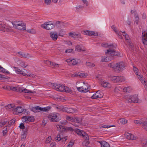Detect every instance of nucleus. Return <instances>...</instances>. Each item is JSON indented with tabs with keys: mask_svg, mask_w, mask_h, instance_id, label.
<instances>
[{
	"mask_svg": "<svg viewBox=\"0 0 147 147\" xmlns=\"http://www.w3.org/2000/svg\"><path fill=\"white\" fill-rule=\"evenodd\" d=\"M109 67L112 68L115 71H122L125 68V66L123 62H120L117 63L112 62L108 64Z\"/></svg>",
	"mask_w": 147,
	"mask_h": 147,
	"instance_id": "obj_1",
	"label": "nucleus"
},
{
	"mask_svg": "<svg viewBox=\"0 0 147 147\" xmlns=\"http://www.w3.org/2000/svg\"><path fill=\"white\" fill-rule=\"evenodd\" d=\"M14 28L20 30H26V25L22 21H18L12 24Z\"/></svg>",
	"mask_w": 147,
	"mask_h": 147,
	"instance_id": "obj_2",
	"label": "nucleus"
},
{
	"mask_svg": "<svg viewBox=\"0 0 147 147\" xmlns=\"http://www.w3.org/2000/svg\"><path fill=\"white\" fill-rule=\"evenodd\" d=\"M50 86L52 87L53 89H55L56 90L64 92L65 90L64 86L61 85L60 84L58 85L56 84H52L50 83L49 84Z\"/></svg>",
	"mask_w": 147,
	"mask_h": 147,
	"instance_id": "obj_3",
	"label": "nucleus"
},
{
	"mask_svg": "<svg viewBox=\"0 0 147 147\" xmlns=\"http://www.w3.org/2000/svg\"><path fill=\"white\" fill-rule=\"evenodd\" d=\"M41 26L47 30H50L55 27L54 24L51 22H45L44 24L41 25Z\"/></svg>",
	"mask_w": 147,
	"mask_h": 147,
	"instance_id": "obj_4",
	"label": "nucleus"
},
{
	"mask_svg": "<svg viewBox=\"0 0 147 147\" xmlns=\"http://www.w3.org/2000/svg\"><path fill=\"white\" fill-rule=\"evenodd\" d=\"M57 130L60 132L62 133L63 131H72L73 129L71 127H64L63 126L60 125H57Z\"/></svg>",
	"mask_w": 147,
	"mask_h": 147,
	"instance_id": "obj_5",
	"label": "nucleus"
},
{
	"mask_svg": "<svg viewBox=\"0 0 147 147\" xmlns=\"http://www.w3.org/2000/svg\"><path fill=\"white\" fill-rule=\"evenodd\" d=\"M13 111V113L15 115H18L23 112L25 113L26 112V110L23 109L21 107H18L14 109Z\"/></svg>",
	"mask_w": 147,
	"mask_h": 147,
	"instance_id": "obj_6",
	"label": "nucleus"
},
{
	"mask_svg": "<svg viewBox=\"0 0 147 147\" xmlns=\"http://www.w3.org/2000/svg\"><path fill=\"white\" fill-rule=\"evenodd\" d=\"M48 119L51 121L53 122L58 121L59 119L57 117V115L55 114H51L48 116Z\"/></svg>",
	"mask_w": 147,
	"mask_h": 147,
	"instance_id": "obj_7",
	"label": "nucleus"
},
{
	"mask_svg": "<svg viewBox=\"0 0 147 147\" xmlns=\"http://www.w3.org/2000/svg\"><path fill=\"white\" fill-rule=\"evenodd\" d=\"M22 119V121L23 122L28 123L29 122H33L34 120V117L33 116H27L23 117Z\"/></svg>",
	"mask_w": 147,
	"mask_h": 147,
	"instance_id": "obj_8",
	"label": "nucleus"
},
{
	"mask_svg": "<svg viewBox=\"0 0 147 147\" xmlns=\"http://www.w3.org/2000/svg\"><path fill=\"white\" fill-rule=\"evenodd\" d=\"M111 80L115 82H121L125 80V78L122 77L114 76L111 78Z\"/></svg>",
	"mask_w": 147,
	"mask_h": 147,
	"instance_id": "obj_9",
	"label": "nucleus"
},
{
	"mask_svg": "<svg viewBox=\"0 0 147 147\" xmlns=\"http://www.w3.org/2000/svg\"><path fill=\"white\" fill-rule=\"evenodd\" d=\"M105 54L107 55H109L113 56H118L120 55V53L118 52L115 51V50L112 51L110 49L107 50V51L105 52Z\"/></svg>",
	"mask_w": 147,
	"mask_h": 147,
	"instance_id": "obj_10",
	"label": "nucleus"
},
{
	"mask_svg": "<svg viewBox=\"0 0 147 147\" xmlns=\"http://www.w3.org/2000/svg\"><path fill=\"white\" fill-rule=\"evenodd\" d=\"M128 101L130 103H138V99L137 95L135 94L131 96L129 99Z\"/></svg>",
	"mask_w": 147,
	"mask_h": 147,
	"instance_id": "obj_11",
	"label": "nucleus"
},
{
	"mask_svg": "<svg viewBox=\"0 0 147 147\" xmlns=\"http://www.w3.org/2000/svg\"><path fill=\"white\" fill-rule=\"evenodd\" d=\"M82 32H83V33L86 35H88L89 36L94 35L95 36H97L98 35V33L97 32H95L94 31H90L89 30L83 31Z\"/></svg>",
	"mask_w": 147,
	"mask_h": 147,
	"instance_id": "obj_12",
	"label": "nucleus"
},
{
	"mask_svg": "<svg viewBox=\"0 0 147 147\" xmlns=\"http://www.w3.org/2000/svg\"><path fill=\"white\" fill-rule=\"evenodd\" d=\"M50 36L52 40L54 41H56L58 38V33L56 32H50Z\"/></svg>",
	"mask_w": 147,
	"mask_h": 147,
	"instance_id": "obj_13",
	"label": "nucleus"
},
{
	"mask_svg": "<svg viewBox=\"0 0 147 147\" xmlns=\"http://www.w3.org/2000/svg\"><path fill=\"white\" fill-rule=\"evenodd\" d=\"M102 95L100 93L99 91H98L95 94H94L91 97L92 99L100 98L102 97Z\"/></svg>",
	"mask_w": 147,
	"mask_h": 147,
	"instance_id": "obj_14",
	"label": "nucleus"
},
{
	"mask_svg": "<svg viewBox=\"0 0 147 147\" xmlns=\"http://www.w3.org/2000/svg\"><path fill=\"white\" fill-rule=\"evenodd\" d=\"M65 111L69 113H74L76 112L77 111V110L76 109H72L71 108H68L67 107H65Z\"/></svg>",
	"mask_w": 147,
	"mask_h": 147,
	"instance_id": "obj_15",
	"label": "nucleus"
},
{
	"mask_svg": "<svg viewBox=\"0 0 147 147\" xmlns=\"http://www.w3.org/2000/svg\"><path fill=\"white\" fill-rule=\"evenodd\" d=\"M143 43L144 45H147V32L143 35L142 36Z\"/></svg>",
	"mask_w": 147,
	"mask_h": 147,
	"instance_id": "obj_16",
	"label": "nucleus"
},
{
	"mask_svg": "<svg viewBox=\"0 0 147 147\" xmlns=\"http://www.w3.org/2000/svg\"><path fill=\"white\" fill-rule=\"evenodd\" d=\"M75 51L78 52H80L81 51H86L85 48L83 47L82 49L80 45H78L76 46Z\"/></svg>",
	"mask_w": 147,
	"mask_h": 147,
	"instance_id": "obj_17",
	"label": "nucleus"
},
{
	"mask_svg": "<svg viewBox=\"0 0 147 147\" xmlns=\"http://www.w3.org/2000/svg\"><path fill=\"white\" fill-rule=\"evenodd\" d=\"M101 147H109V144L105 141H99Z\"/></svg>",
	"mask_w": 147,
	"mask_h": 147,
	"instance_id": "obj_18",
	"label": "nucleus"
},
{
	"mask_svg": "<svg viewBox=\"0 0 147 147\" xmlns=\"http://www.w3.org/2000/svg\"><path fill=\"white\" fill-rule=\"evenodd\" d=\"M127 138L128 139L133 140H136L137 139L136 137H135L133 135L131 134H129V133H127Z\"/></svg>",
	"mask_w": 147,
	"mask_h": 147,
	"instance_id": "obj_19",
	"label": "nucleus"
},
{
	"mask_svg": "<svg viewBox=\"0 0 147 147\" xmlns=\"http://www.w3.org/2000/svg\"><path fill=\"white\" fill-rule=\"evenodd\" d=\"M27 129H26L25 130V131L23 132V134H22V137L21 140H24L26 139L27 135Z\"/></svg>",
	"mask_w": 147,
	"mask_h": 147,
	"instance_id": "obj_20",
	"label": "nucleus"
},
{
	"mask_svg": "<svg viewBox=\"0 0 147 147\" xmlns=\"http://www.w3.org/2000/svg\"><path fill=\"white\" fill-rule=\"evenodd\" d=\"M51 109V107L48 106L46 107L42 108L40 107L39 110L43 111H47Z\"/></svg>",
	"mask_w": 147,
	"mask_h": 147,
	"instance_id": "obj_21",
	"label": "nucleus"
},
{
	"mask_svg": "<svg viewBox=\"0 0 147 147\" xmlns=\"http://www.w3.org/2000/svg\"><path fill=\"white\" fill-rule=\"evenodd\" d=\"M56 108L59 111H65V107H64L63 106L58 105L56 107Z\"/></svg>",
	"mask_w": 147,
	"mask_h": 147,
	"instance_id": "obj_22",
	"label": "nucleus"
},
{
	"mask_svg": "<svg viewBox=\"0 0 147 147\" xmlns=\"http://www.w3.org/2000/svg\"><path fill=\"white\" fill-rule=\"evenodd\" d=\"M119 122L121 124L124 125L127 123V120H125L124 118H121L119 120Z\"/></svg>",
	"mask_w": 147,
	"mask_h": 147,
	"instance_id": "obj_23",
	"label": "nucleus"
},
{
	"mask_svg": "<svg viewBox=\"0 0 147 147\" xmlns=\"http://www.w3.org/2000/svg\"><path fill=\"white\" fill-rule=\"evenodd\" d=\"M82 119L78 117H74L72 119V122H74L77 123H80L82 121Z\"/></svg>",
	"mask_w": 147,
	"mask_h": 147,
	"instance_id": "obj_24",
	"label": "nucleus"
},
{
	"mask_svg": "<svg viewBox=\"0 0 147 147\" xmlns=\"http://www.w3.org/2000/svg\"><path fill=\"white\" fill-rule=\"evenodd\" d=\"M101 85L103 87L105 88L107 87L110 88L111 87V85L109 83L107 82H105L104 81H103V82L102 83Z\"/></svg>",
	"mask_w": 147,
	"mask_h": 147,
	"instance_id": "obj_25",
	"label": "nucleus"
},
{
	"mask_svg": "<svg viewBox=\"0 0 147 147\" xmlns=\"http://www.w3.org/2000/svg\"><path fill=\"white\" fill-rule=\"evenodd\" d=\"M147 119H146L145 121H144L142 120H135L134 121V122L135 123H137L138 124H142V125H143V126L144 125V124H143V123H144V122H146V121Z\"/></svg>",
	"mask_w": 147,
	"mask_h": 147,
	"instance_id": "obj_26",
	"label": "nucleus"
},
{
	"mask_svg": "<svg viewBox=\"0 0 147 147\" xmlns=\"http://www.w3.org/2000/svg\"><path fill=\"white\" fill-rule=\"evenodd\" d=\"M6 25L3 24H0V30L4 32L6 30Z\"/></svg>",
	"mask_w": 147,
	"mask_h": 147,
	"instance_id": "obj_27",
	"label": "nucleus"
},
{
	"mask_svg": "<svg viewBox=\"0 0 147 147\" xmlns=\"http://www.w3.org/2000/svg\"><path fill=\"white\" fill-rule=\"evenodd\" d=\"M19 89V91L20 92H23L25 93H32V92L31 91H30L29 90H27L26 89H22L21 88H18Z\"/></svg>",
	"mask_w": 147,
	"mask_h": 147,
	"instance_id": "obj_28",
	"label": "nucleus"
},
{
	"mask_svg": "<svg viewBox=\"0 0 147 147\" xmlns=\"http://www.w3.org/2000/svg\"><path fill=\"white\" fill-rule=\"evenodd\" d=\"M18 53L22 56V57L25 58H28V57L30 56H29V54L28 53L25 54L24 53H22L20 52H18Z\"/></svg>",
	"mask_w": 147,
	"mask_h": 147,
	"instance_id": "obj_29",
	"label": "nucleus"
},
{
	"mask_svg": "<svg viewBox=\"0 0 147 147\" xmlns=\"http://www.w3.org/2000/svg\"><path fill=\"white\" fill-rule=\"evenodd\" d=\"M65 90H64V91L65 92L70 93L72 92V91L71 90V89L69 88L67 86H65Z\"/></svg>",
	"mask_w": 147,
	"mask_h": 147,
	"instance_id": "obj_30",
	"label": "nucleus"
},
{
	"mask_svg": "<svg viewBox=\"0 0 147 147\" xmlns=\"http://www.w3.org/2000/svg\"><path fill=\"white\" fill-rule=\"evenodd\" d=\"M116 45H109V49H111V51H114L115 50L114 49L116 48Z\"/></svg>",
	"mask_w": 147,
	"mask_h": 147,
	"instance_id": "obj_31",
	"label": "nucleus"
},
{
	"mask_svg": "<svg viewBox=\"0 0 147 147\" xmlns=\"http://www.w3.org/2000/svg\"><path fill=\"white\" fill-rule=\"evenodd\" d=\"M13 68H14L15 71L18 74H20L22 72V71L18 67L14 66Z\"/></svg>",
	"mask_w": 147,
	"mask_h": 147,
	"instance_id": "obj_32",
	"label": "nucleus"
},
{
	"mask_svg": "<svg viewBox=\"0 0 147 147\" xmlns=\"http://www.w3.org/2000/svg\"><path fill=\"white\" fill-rule=\"evenodd\" d=\"M78 76L81 78H84L87 76V74H85L84 73H81L80 72L78 73Z\"/></svg>",
	"mask_w": 147,
	"mask_h": 147,
	"instance_id": "obj_33",
	"label": "nucleus"
},
{
	"mask_svg": "<svg viewBox=\"0 0 147 147\" xmlns=\"http://www.w3.org/2000/svg\"><path fill=\"white\" fill-rule=\"evenodd\" d=\"M15 105L14 104H9L7 105H6L5 106V107L7 109V107H8V109H10L12 108H13L14 107Z\"/></svg>",
	"mask_w": 147,
	"mask_h": 147,
	"instance_id": "obj_34",
	"label": "nucleus"
},
{
	"mask_svg": "<svg viewBox=\"0 0 147 147\" xmlns=\"http://www.w3.org/2000/svg\"><path fill=\"white\" fill-rule=\"evenodd\" d=\"M89 140H85L82 143V145L83 146H86L88 145L90 143L88 141Z\"/></svg>",
	"mask_w": 147,
	"mask_h": 147,
	"instance_id": "obj_35",
	"label": "nucleus"
},
{
	"mask_svg": "<svg viewBox=\"0 0 147 147\" xmlns=\"http://www.w3.org/2000/svg\"><path fill=\"white\" fill-rule=\"evenodd\" d=\"M56 140L59 141H60L61 139H63V137H62L61 135L58 134L57 136L56 137Z\"/></svg>",
	"mask_w": 147,
	"mask_h": 147,
	"instance_id": "obj_36",
	"label": "nucleus"
},
{
	"mask_svg": "<svg viewBox=\"0 0 147 147\" xmlns=\"http://www.w3.org/2000/svg\"><path fill=\"white\" fill-rule=\"evenodd\" d=\"M27 32L29 33L32 34H35L36 33V31L32 29L28 30H27Z\"/></svg>",
	"mask_w": 147,
	"mask_h": 147,
	"instance_id": "obj_37",
	"label": "nucleus"
},
{
	"mask_svg": "<svg viewBox=\"0 0 147 147\" xmlns=\"http://www.w3.org/2000/svg\"><path fill=\"white\" fill-rule=\"evenodd\" d=\"M135 22L136 23V24L137 25L138 24V20L139 19V18L138 15L137 14L136 15V14H135Z\"/></svg>",
	"mask_w": 147,
	"mask_h": 147,
	"instance_id": "obj_38",
	"label": "nucleus"
},
{
	"mask_svg": "<svg viewBox=\"0 0 147 147\" xmlns=\"http://www.w3.org/2000/svg\"><path fill=\"white\" fill-rule=\"evenodd\" d=\"M20 65L21 67L25 68L28 66V65H26L25 63L22 61L20 62Z\"/></svg>",
	"mask_w": 147,
	"mask_h": 147,
	"instance_id": "obj_39",
	"label": "nucleus"
},
{
	"mask_svg": "<svg viewBox=\"0 0 147 147\" xmlns=\"http://www.w3.org/2000/svg\"><path fill=\"white\" fill-rule=\"evenodd\" d=\"M86 65L89 67H93L94 66V65L93 63L89 62H86Z\"/></svg>",
	"mask_w": 147,
	"mask_h": 147,
	"instance_id": "obj_40",
	"label": "nucleus"
},
{
	"mask_svg": "<svg viewBox=\"0 0 147 147\" xmlns=\"http://www.w3.org/2000/svg\"><path fill=\"white\" fill-rule=\"evenodd\" d=\"M77 36L76 34L74 32H70L69 34V36H71V37L74 38L75 37Z\"/></svg>",
	"mask_w": 147,
	"mask_h": 147,
	"instance_id": "obj_41",
	"label": "nucleus"
},
{
	"mask_svg": "<svg viewBox=\"0 0 147 147\" xmlns=\"http://www.w3.org/2000/svg\"><path fill=\"white\" fill-rule=\"evenodd\" d=\"M16 119H14L11 120L8 122L9 125H11L14 124L16 121Z\"/></svg>",
	"mask_w": 147,
	"mask_h": 147,
	"instance_id": "obj_42",
	"label": "nucleus"
},
{
	"mask_svg": "<svg viewBox=\"0 0 147 147\" xmlns=\"http://www.w3.org/2000/svg\"><path fill=\"white\" fill-rule=\"evenodd\" d=\"M7 122V121H2L0 122V128L2 127L5 125Z\"/></svg>",
	"mask_w": 147,
	"mask_h": 147,
	"instance_id": "obj_43",
	"label": "nucleus"
},
{
	"mask_svg": "<svg viewBox=\"0 0 147 147\" xmlns=\"http://www.w3.org/2000/svg\"><path fill=\"white\" fill-rule=\"evenodd\" d=\"M109 60L107 59V57L105 58L104 57H102L101 61L102 62H106L108 61Z\"/></svg>",
	"mask_w": 147,
	"mask_h": 147,
	"instance_id": "obj_44",
	"label": "nucleus"
},
{
	"mask_svg": "<svg viewBox=\"0 0 147 147\" xmlns=\"http://www.w3.org/2000/svg\"><path fill=\"white\" fill-rule=\"evenodd\" d=\"M70 61L72 62V64L73 65H76L78 63L77 61L74 59L70 60Z\"/></svg>",
	"mask_w": 147,
	"mask_h": 147,
	"instance_id": "obj_45",
	"label": "nucleus"
},
{
	"mask_svg": "<svg viewBox=\"0 0 147 147\" xmlns=\"http://www.w3.org/2000/svg\"><path fill=\"white\" fill-rule=\"evenodd\" d=\"M51 140V136H49L47 138L46 140V143H49L50 142Z\"/></svg>",
	"mask_w": 147,
	"mask_h": 147,
	"instance_id": "obj_46",
	"label": "nucleus"
},
{
	"mask_svg": "<svg viewBox=\"0 0 147 147\" xmlns=\"http://www.w3.org/2000/svg\"><path fill=\"white\" fill-rule=\"evenodd\" d=\"M76 88H77V90L79 92H85V91H84V90H82V87H77Z\"/></svg>",
	"mask_w": 147,
	"mask_h": 147,
	"instance_id": "obj_47",
	"label": "nucleus"
},
{
	"mask_svg": "<svg viewBox=\"0 0 147 147\" xmlns=\"http://www.w3.org/2000/svg\"><path fill=\"white\" fill-rule=\"evenodd\" d=\"M133 70L136 74V75H138V69L136 67H134Z\"/></svg>",
	"mask_w": 147,
	"mask_h": 147,
	"instance_id": "obj_48",
	"label": "nucleus"
},
{
	"mask_svg": "<svg viewBox=\"0 0 147 147\" xmlns=\"http://www.w3.org/2000/svg\"><path fill=\"white\" fill-rule=\"evenodd\" d=\"M112 126H115V125H113L112 126H109L108 125H105L103 126H101V127H100V128H108Z\"/></svg>",
	"mask_w": 147,
	"mask_h": 147,
	"instance_id": "obj_49",
	"label": "nucleus"
},
{
	"mask_svg": "<svg viewBox=\"0 0 147 147\" xmlns=\"http://www.w3.org/2000/svg\"><path fill=\"white\" fill-rule=\"evenodd\" d=\"M109 45L108 44L105 43H103L101 44L102 46L106 48L109 47Z\"/></svg>",
	"mask_w": 147,
	"mask_h": 147,
	"instance_id": "obj_50",
	"label": "nucleus"
},
{
	"mask_svg": "<svg viewBox=\"0 0 147 147\" xmlns=\"http://www.w3.org/2000/svg\"><path fill=\"white\" fill-rule=\"evenodd\" d=\"M129 89V87L124 88H123V92H129L128 90Z\"/></svg>",
	"mask_w": 147,
	"mask_h": 147,
	"instance_id": "obj_51",
	"label": "nucleus"
},
{
	"mask_svg": "<svg viewBox=\"0 0 147 147\" xmlns=\"http://www.w3.org/2000/svg\"><path fill=\"white\" fill-rule=\"evenodd\" d=\"M142 83L144 85L145 89L147 91V82L146 80H144L143 83Z\"/></svg>",
	"mask_w": 147,
	"mask_h": 147,
	"instance_id": "obj_52",
	"label": "nucleus"
},
{
	"mask_svg": "<svg viewBox=\"0 0 147 147\" xmlns=\"http://www.w3.org/2000/svg\"><path fill=\"white\" fill-rule=\"evenodd\" d=\"M20 128L22 129H24L25 128V126H24V124L22 123H21L19 126Z\"/></svg>",
	"mask_w": 147,
	"mask_h": 147,
	"instance_id": "obj_53",
	"label": "nucleus"
},
{
	"mask_svg": "<svg viewBox=\"0 0 147 147\" xmlns=\"http://www.w3.org/2000/svg\"><path fill=\"white\" fill-rule=\"evenodd\" d=\"M73 118L72 117H69V116H66V119L69 120V121H72V119H73Z\"/></svg>",
	"mask_w": 147,
	"mask_h": 147,
	"instance_id": "obj_54",
	"label": "nucleus"
},
{
	"mask_svg": "<svg viewBox=\"0 0 147 147\" xmlns=\"http://www.w3.org/2000/svg\"><path fill=\"white\" fill-rule=\"evenodd\" d=\"M0 71L3 73H5V69L1 66L0 67Z\"/></svg>",
	"mask_w": 147,
	"mask_h": 147,
	"instance_id": "obj_55",
	"label": "nucleus"
},
{
	"mask_svg": "<svg viewBox=\"0 0 147 147\" xmlns=\"http://www.w3.org/2000/svg\"><path fill=\"white\" fill-rule=\"evenodd\" d=\"M45 3L47 5H49L51 2V0H45Z\"/></svg>",
	"mask_w": 147,
	"mask_h": 147,
	"instance_id": "obj_56",
	"label": "nucleus"
},
{
	"mask_svg": "<svg viewBox=\"0 0 147 147\" xmlns=\"http://www.w3.org/2000/svg\"><path fill=\"white\" fill-rule=\"evenodd\" d=\"M18 87H14L13 86H11L10 87V89L13 91H17L18 89Z\"/></svg>",
	"mask_w": 147,
	"mask_h": 147,
	"instance_id": "obj_57",
	"label": "nucleus"
},
{
	"mask_svg": "<svg viewBox=\"0 0 147 147\" xmlns=\"http://www.w3.org/2000/svg\"><path fill=\"white\" fill-rule=\"evenodd\" d=\"M73 49H67V50H66L65 52V53H71L72 52V51H73Z\"/></svg>",
	"mask_w": 147,
	"mask_h": 147,
	"instance_id": "obj_58",
	"label": "nucleus"
},
{
	"mask_svg": "<svg viewBox=\"0 0 147 147\" xmlns=\"http://www.w3.org/2000/svg\"><path fill=\"white\" fill-rule=\"evenodd\" d=\"M111 28L115 32H117V30L115 26L114 25L112 26H111Z\"/></svg>",
	"mask_w": 147,
	"mask_h": 147,
	"instance_id": "obj_59",
	"label": "nucleus"
},
{
	"mask_svg": "<svg viewBox=\"0 0 147 147\" xmlns=\"http://www.w3.org/2000/svg\"><path fill=\"white\" fill-rule=\"evenodd\" d=\"M76 131L78 134L80 135L82 131L77 129L76 130Z\"/></svg>",
	"mask_w": 147,
	"mask_h": 147,
	"instance_id": "obj_60",
	"label": "nucleus"
},
{
	"mask_svg": "<svg viewBox=\"0 0 147 147\" xmlns=\"http://www.w3.org/2000/svg\"><path fill=\"white\" fill-rule=\"evenodd\" d=\"M7 132V128H4V129L3 130V135L4 136Z\"/></svg>",
	"mask_w": 147,
	"mask_h": 147,
	"instance_id": "obj_61",
	"label": "nucleus"
},
{
	"mask_svg": "<svg viewBox=\"0 0 147 147\" xmlns=\"http://www.w3.org/2000/svg\"><path fill=\"white\" fill-rule=\"evenodd\" d=\"M87 133L84 131H82L80 135L82 136L83 137H84L85 135L87 134Z\"/></svg>",
	"mask_w": 147,
	"mask_h": 147,
	"instance_id": "obj_62",
	"label": "nucleus"
},
{
	"mask_svg": "<svg viewBox=\"0 0 147 147\" xmlns=\"http://www.w3.org/2000/svg\"><path fill=\"white\" fill-rule=\"evenodd\" d=\"M74 144V143L71 142H70L67 146L69 147H71Z\"/></svg>",
	"mask_w": 147,
	"mask_h": 147,
	"instance_id": "obj_63",
	"label": "nucleus"
},
{
	"mask_svg": "<svg viewBox=\"0 0 147 147\" xmlns=\"http://www.w3.org/2000/svg\"><path fill=\"white\" fill-rule=\"evenodd\" d=\"M142 146L143 147H147V142H142Z\"/></svg>",
	"mask_w": 147,
	"mask_h": 147,
	"instance_id": "obj_64",
	"label": "nucleus"
}]
</instances>
